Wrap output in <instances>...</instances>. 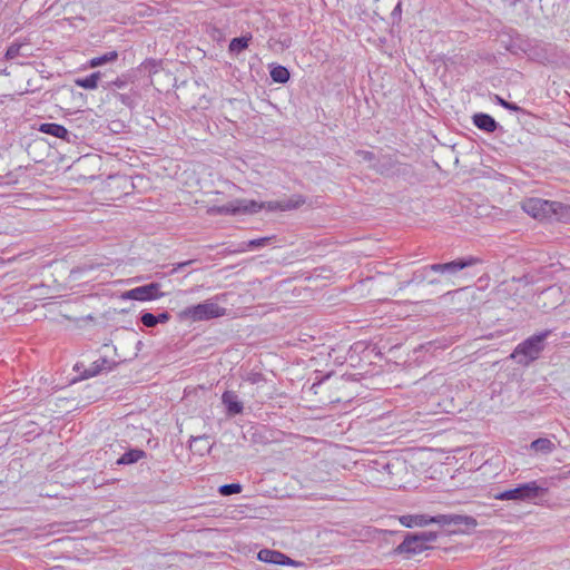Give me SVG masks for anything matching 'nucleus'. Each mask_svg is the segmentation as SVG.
<instances>
[{
  "instance_id": "f257e3e1",
  "label": "nucleus",
  "mask_w": 570,
  "mask_h": 570,
  "mask_svg": "<svg viewBox=\"0 0 570 570\" xmlns=\"http://www.w3.org/2000/svg\"><path fill=\"white\" fill-rule=\"evenodd\" d=\"M226 314V308L213 299L186 307L178 313L180 321L200 322L220 317Z\"/></svg>"
},
{
  "instance_id": "f03ea898",
  "label": "nucleus",
  "mask_w": 570,
  "mask_h": 570,
  "mask_svg": "<svg viewBox=\"0 0 570 570\" xmlns=\"http://www.w3.org/2000/svg\"><path fill=\"white\" fill-rule=\"evenodd\" d=\"M548 335L549 332L546 331L529 337L515 347L511 354V357L515 358L518 363L524 365L537 360L543 350L544 340L548 337Z\"/></svg>"
},
{
  "instance_id": "7ed1b4c3",
  "label": "nucleus",
  "mask_w": 570,
  "mask_h": 570,
  "mask_svg": "<svg viewBox=\"0 0 570 570\" xmlns=\"http://www.w3.org/2000/svg\"><path fill=\"white\" fill-rule=\"evenodd\" d=\"M547 492V489L539 485L537 481L519 484L514 489H509L499 492L494 495L495 500L500 501H533L538 497Z\"/></svg>"
},
{
  "instance_id": "20e7f679",
  "label": "nucleus",
  "mask_w": 570,
  "mask_h": 570,
  "mask_svg": "<svg viewBox=\"0 0 570 570\" xmlns=\"http://www.w3.org/2000/svg\"><path fill=\"white\" fill-rule=\"evenodd\" d=\"M522 209L535 219H550L559 216L562 205L541 198H529L522 203Z\"/></svg>"
},
{
  "instance_id": "39448f33",
  "label": "nucleus",
  "mask_w": 570,
  "mask_h": 570,
  "mask_svg": "<svg viewBox=\"0 0 570 570\" xmlns=\"http://www.w3.org/2000/svg\"><path fill=\"white\" fill-rule=\"evenodd\" d=\"M164 296V293L160 292L159 283H149L142 286H138L126 291L120 294L119 298L121 301H139V302H150L159 299Z\"/></svg>"
},
{
  "instance_id": "423d86ee",
  "label": "nucleus",
  "mask_w": 570,
  "mask_h": 570,
  "mask_svg": "<svg viewBox=\"0 0 570 570\" xmlns=\"http://www.w3.org/2000/svg\"><path fill=\"white\" fill-rule=\"evenodd\" d=\"M304 203V199L301 196H291L276 202H268V203H257L255 200H252L250 207H252V214L257 213L259 210L266 209L269 212L274 210H292L297 207H299Z\"/></svg>"
},
{
  "instance_id": "0eeeda50",
  "label": "nucleus",
  "mask_w": 570,
  "mask_h": 570,
  "mask_svg": "<svg viewBox=\"0 0 570 570\" xmlns=\"http://www.w3.org/2000/svg\"><path fill=\"white\" fill-rule=\"evenodd\" d=\"M435 539L436 534L431 531L409 535L401 543L400 549L410 553H420L428 547V543L435 541Z\"/></svg>"
},
{
  "instance_id": "6e6552de",
  "label": "nucleus",
  "mask_w": 570,
  "mask_h": 570,
  "mask_svg": "<svg viewBox=\"0 0 570 570\" xmlns=\"http://www.w3.org/2000/svg\"><path fill=\"white\" fill-rule=\"evenodd\" d=\"M400 523L405 528L425 527L430 523H444V515L428 517L425 514H406L399 518Z\"/></svg>"
},
{
  "instance_id": "1a4fd4ad",
  "label": "nucleus",
  "mask_w": 570,
  "mask_h": 570,
  "mask_svg": "<svg viewBox=\"0 0 570 570\" xmlns=\"http://www.w3.org/2000/svg\"><path fill=\"white\" fill-rule=\"evenodd\" d=\"M478 263L476 258L469 257L464 259H458L445 264H434L431 266L432 271L438 273H450L455 274L459 271L472 266Z\"/></svg>"
},
{
  "instance_id": "9d476101",
  "label": "nucleus",
  "mask_w": 570,
  "mask_h": 570,
  "mask_svg": "<svg viewBox=\"0 0 570 570\" xmlns=\"http://www.w3.org/2000/svg\"><path fill=\"white\" fill-rule=\"evenodd\" d=\"M257 559L264 563L275 566H288L294 563V561L284 553L271 549L261 550L257 554Z\"/></svg>"
},
{
  "instance_id": "9b49d317",
  "label": "nucleus",
  "mask_w": 570,
  "mask_h": 570,
  "mask_svg": "<svg viewBox=\"0 0 570 570\" xmlns=\"http://www.w3.org/2000/svg\"><path fill=\"white\" fill-rule=\"evenodd\" d=\"M115 366V362L109 361L106 357H100L99 360L91 363L88 370L85 372V377H92L100 374L104 371H111Z\"/></svg>"
},
{
  "instance_id": "f8f14e48",
  "label": "nucleus",
  "mask_w": 570,
  "mask_h": 570,
  "mask_svg": "<svg viewBox=\"0 0 570 570\" xmlns=\"http://www.w3.org/2000/svg\"><path fill=\"white\" fill-rule=\"evenodd\" d=\"M473 124L481 130L493 132L497 129L495 120L487 114H475L473 116Z\"/></svg>"
},
{
  "instance_id": "ddd939ff",
  "label": "nucleus",
  "mask_w": 570,
  "mask_h": 570,
  "mask_svg": "<svg viewBox=\"0 0 570 570\" xmlns=\"http://www.w3.org/2000/svg\"><path fill=\"white\" fill-rule=\"evenodd\" d=\"M223 403L226 405L227 412L230 415L238 414L243 410V405L234 392H225L223 394Z\"/></svg>"
},
{
  "instance_id": "4468645a",
  "label": "nucleus",
  "mask_w": 570,
  "mask_h": 570,
  "mask_svg": "<svg viewBox=\"0 0 570 570\" xmlns=\"http://www.w3.org/2000/svg\"><path fill=\"white\" fill-rule=\"evenodd\" d=\"M40 131L70 141V132L61 125L58 124H42Z\"/></svg>"
},
{
  "instance_id": "2eb2a0df",
  "label": "nucleus",
  "mask_w": 570,
  "mask_h": 570,
  "mask_svg": "<svg viewBox=\"0 0 570 570\" xmlns=\"http://www.w3.org/2000/svg\"><path fill=\"white\" fill-rule=\"evenodd\" d=\"M530 449L537 453L550 454L556 450V445L551 440L541 438L531 442Z\"/></svg>"
},
{
  "instance_id": "dca6fc26",
  "label": "nucleus",
  "mask_w": 570,
  "mask_h": 570,
  "mask_svg": "<svg viewBox=\"0 0 570 570\" xmlns=\"http://www.w3.org/2000/svg\"><path fill=\"white\" fill-rule=\"evenodd\" d=\"M269 75L274 82L285 83L289 79V71L281 65H271Z\"/></svg>"
},
{
  "instance_id": "f3484780",
  "label": "nucleus",
  "mask_w": 570,
  "mask_h": 570,
  "mask_svg": "<svg viewBox=\"0 0 570 570\" xmlns=\"http://www.w3.org/2000/svg\"><path fill=\"white\" fill-rule=\"evenodd\" d=\"M101 78V73L99 71L94 72L85 78H78L75 80V83L83 89L94 90L98 88V82Z\"/></svg>"
},
{
  "instance_id": "a211bd4d",
  "label": "nucleus",
  "mask_w": 570,
  "mask_h": 570,
  "mask_svg": "<svg viewBox=\"0 0 570 570\" xmlns=\"http://www.w3.org/2000/svg\"><path fill=\"white\" fill-rule=\"evenodd\" d=\"M145 455V452L141 450H130L126 453H124L118 460L117 464H132L136 463L138 460H140Z\"/></svg>"
},
{
  "instance_id": "6ab92c4d",
  "label": "nucleus",
  "mask_w": 570,
  "mask_h": 570,
  "mask_svg": "<svg viewBox=\"0 0 570 570\" xmlns=\"http://www.w3.org/2000/svg\"><path fill=\"white\" fill-rule=\"evenodd\" d=\"M117 58H118L117 51H109L99 57H95V58L90 59L89 67L96 68V67L102 66L105 63L112 62V61L117 60Z\"/></svg>"
},
{
  "instance_id": "aec40b11",
  "label": "nucleus",
  "mask_w": 570,
  "mask_h": 570,
  "mask_svg": "<svg viewBox=\"0 0 570 570\" xmlns=\"http://www.w3.org/2000/svg\"><path fill=\"white\" fill-rule=\"evenodd\" d=\"M248 47V39L246 37L235 38L229 45V51L232 53H238Z\"/></svg>"
},
{
  "instance_id": "412c9836",
  "label": "nucleus",
  "mask_w": 570,
  "mask_h": 570,
  "mask_svg": "<svg viewBox=\"0 0 570 570\" xmlns=\"http://www.w3.org/2000/svg\"><path fill=\"white\" fill-rule=\"evenodd\" d=\"M242 491V485L238 483H230L220 485L218 489L219 494L227 497L235 493H239Z\"/></svg>"
},
{
  "instance_id": "4be33fe9",
  "label": "nucleus",
  "mask_w": 570,
  "mask_h": 570,
  "mask_svg": "<svg viewBox=\"0 0 570 570\" xmlns=\"http://www.w3.org/2000/svg\"><path fill=\"white\" fill-rule=\"evenodd\" d=\"M140 321L146 327H155L158 324L157 316L151 313H144Z\"/></svg>"
},
{
  "instance_id": "5701e85b",
  "label": "nucleus",
  "mask_w": 570,
  "mask_h": 570,
  "mask_svg": "<svg viewBox=\"0 0 570 570\" xmlns=\"http://www.w3.org/2000/svg\"><path fill=\"white\" fill-rule=\"evenodd\" d=\"M273 237H263V238H258V239H253L250 240V244H252V250L258 248V247H262L266 244H272L273 242Z\"/></svg>"
},
{
  "instance_id": "b1692460",
  "label": "nucleus",
  "mask_w": 570,
  "mask_h": 570,
  "mask_svg": "<svg viewBox=\"0 0 570 570\" xmlns=\"http://www.w3.org/2000/svg\"><path fill=\"white\" fill-rule=\"evenodd\" d=\"M21 46L20 45H11L6 52L7 59H13L19 55Z\"/></svg>"
},
{
  "instance_id": "393cba45",
  "label": "nucleus",
  "mask_w": 570,
  "mask_h": 570,
  "mask_svg": "<svg viewBox=\"0 0 570 570\" xmlns=\"http://www.w3.org/2000/svg\"><path fill=\"white\" fill-rule=\"evenodd\" d=\"M126 85H127V81L125 79H122V78H117L116 80H114L110 83V86H114V87L119 88V89L125 88Z\"/></svg>"
},
{
  "instance_id": "a878e982",
  "label": "nucleus",
  "mask_w": 570,
  "mask_h": 570,
  "mask_svg": "<svg viewBox=\"0 0 570 570\" xmlns=\"http://www.w3.org/2000/svg\"><path fill=\"white\" fill-rule=\"evenodd\" d=\"M157 320H158V324L159 323L164 324L170 320V315L167 312H164V313L157 315Z\"/></svg>"
},
{
  "instance_id": "bb28decb",
  "label": "nucleus",
  "mask_w": 570,
  "mask_h": 570,
  "mask_svg": "<svg viewBox=\"0 0 570 570\" xmlns=\"http://www.w3.org/2000/svg\"><path fill=\"white\" fill-rule=\"evenodd\" d=\"M497 100H498V102H499L502 107L508 108V109L517 110V107H515V106L510 105V104H509V102H507L504 99H502V98H500V97H498V96H497Z\"/></svg>"
},
{
  "instance_id": "cd10ccee",
  "label": "nucleus",
  "mask_w": 570,
  "mask_h": 570,
  "mask_svg": "<svg viewBox=\"0 0 570 570\" xmlns=\"http://www.w3.org/2000/svg\"><path fill=\"white\" fill-rule=\"evenodd\" d=\"M218 212H219V213H230V212H232V213H234V212H236V208H232V207L223 206V207H219V208H218Z\"/></svg>"
},
{
  "instance_id": "c85d7f7f",
  "label": "nucleus",
  "mask_w": 570,
  "mask_h": 570,
  "mask_svg": "<svg viewBox=\"0 0 570 570\" xmlns=\"http://www.w3.org/2000/svg\"><path fill=\"white\" fill-rule=\"evenodd\" d=\"M191 262L188 261V262H184V263H179L174 269H173V273L178 271L179 268L184 267V266H187L189 265Z\"/></svg>"
},
{
  "instance_id": "c756f323",
  "label": "nucleus",
  "mask_w": 570,
  "mask_h": 570,
  "mask_svg": "<svg viewBox=\"0 0 570 570\" xmlns=\"http://www.w3.org/2000/svg\"><path fill=\"white\" fill-rule=\"evenodd\" d=\"M198 441H207V440L205 438H202V436L193 439V442H198Z\"/></svg>"
},
{
  "instance_id": "7c9ffc66",
  "label": "nucleus",
  "mask_w": 570,
  "mask_h": 570,
  "mask_svg": "<svg viewBox=\"0 0 570 570\" xmlns=\"http://www.w3.org/2000/svg\"><path fill=\"white\" fill-rule=\"evenodd\" d=\"M250 382H252V383H255V382H256V379H255L253 375H252Z\"/></svg>"
},
{
  "instance_id": "2f4dec72",
  "label": "nucleus",
  "mask_w": 570,
  "mask_h": 570,
  "mask_svg": "<svg viewBox=\"0 0 570 570\" xmlns=\"http://www.w3.org/2000/svg\"><path fill=\"white\" fill-rule=\"evenodd\" d=\"M2 263H3V259L0 257V264H2Z\"/></svg>"
}]
</instances>
